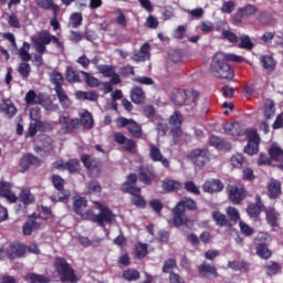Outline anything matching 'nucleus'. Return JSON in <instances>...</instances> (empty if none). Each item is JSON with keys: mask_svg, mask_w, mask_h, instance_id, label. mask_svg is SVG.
Masks as SVG:
<instances>
[{"mask_svg": "<svg viewBox=\"0 0 283 283\" xmlns=\"http://www.w3.org/2000/svg\"><path fill=\"white\" fill-rule=\"evenodd\" d=\"M261 62L263 63V67L265 70H273L275 67V60H273L270 55L261 56Z\"/></svg>", "mask_w": 283, "mask_h": 283, "instance_id": "603ef678", "label": "nucleus"}, {"mask_svg": "<svg viewBox=\"0 0 283 283\" xmlns=\"http://www.w3.org/2000/svg\"><path fill=\"white\" fill-rule=\"evenodd\" d=\"M269 240H271V237L266 232L259 233L255 239L256 254L259 258H262V260H269V258H271V250L266 247Z\"/></svg>", "mask_w": 283, "mask_h": 283, "instance_id": "39448f33", "label": "nucleus"}, {"mask_svg": "<svg viewBox=\"0 0 283 283\" xmlns=\"http://www.w3.org/2000/svg\"><path fill=\"white\" fill-rule=\"evenodd\" d=\"M21 255H25V245L13 243L11 244L7 250V258H11L14 260V258H21Z\"/></svg>", "mask_w": 283, "mask_h": 283, "instance_id": "6ab92c4d", "label": "nucleus"}, {"mask_svg": "<svg viewBox=\"0 0 283 283\" xmlns=\"http://www.w3.org/2000/svg\"><path fill=\"white\" fill-rule=\"evenodd\" d=\"M188 158H190V160L195 163L197 167H202L209 163V153L207 149H195L190 151Z\"/></svg>", "mask_w": 283, "mask_h": 283, "instance_id": "9b49d317", "label": "nucleus"}, {"mask_svg": "<svg viewBox=\"0 0 283 283\" xmlns=\"http://www.w3.org/2000/svg\"><path fill=\"white\" fill-rule=\"evenodd\" d=\"M55 269L60 274L62 282L76 283L78 277L74 274V270L67 264V261L64 259L57 258L55 260Z\"/></svg>", "mask_w": 283, "mask_h": 283, "instance_id": "20e7f679", "label": "nucleus"}, {"mask_svg": "<svg viewBox=\"0 0 283 283\" xmlns=\"http://www.w3.org/2000/svg\"><path fill=\"white\" fill-rule=\"evenodd\" d=\"M24 280L28 283H50V277L43 274H36L34 272H29L24 275Z\"/></svg>", "mask_w": 283, "mask_h": 283, "instance_id": "b1692460", "label": "nucleus"}, {"mask_svg": "<svg viewBox=\"0 0 283 283\" xmlns=\"http://www.w3.org/2000/svg\"><path fill=\"white\" fill-rule=\"evenodd\" d=\"M32 165H39V158L32 155H27L20 159V167L23 171H28Z\"/></svg>", "mask_w": 283, "mask_h": 283, "instance_id": "a878e982", "label": "nucleus"}, {"mask_svg": "<svg viewBox=\"0 0 283 283\" xmlns=\"http://www.w3.org/2000/svg\"><path fill=\"white\" fill-rule=\"evenodd\" d=\"M228 193L230 201L233 205H240V201L247 198V190H244V187L232 185L228 187Z\"/></svg>", "mask_w": 283, "mask_h": 283, "instance_id": "9d476101", "label": "nucleus"}, {"mask_svg": "<svg viewBox=\"0 0 283 283\" xmlns=\"http://www.w3.org/2000/svg\"><path fill=\"white\" fill-rule=\"evenodd\" d=\"M247 136L249 139L248 145L244 148L245 154L249 156H253V154H258V145L260 143V136H258V130L249 129L247 130Z\"/></svg>", "mask_w": 283, "mask_h": 283, "instance_id": "1a4fd4ad", "label": "nucleus"}, {"mask_svg": "<svg viewBox=\"0 0 283 283\" xmlns=\"http://www.w3.org/2000/svg\"><path fill=\"white\" fill-rule=\"evenodd\" d=\"M41 122H31L29 125V130L27 133V136H36L38 129H41Z\"/></svg>", "mask_w": 283, "mask_h": 283, "instance_id": "13d9d810", "label": "nucleus"}, {"mask_svg": "<svg viewBox=\"0 0 283 283\" xmlns=\"http://www.w3.org/2000/svg\"><path fill=\"white\" fill-rule=\"evenodd\" d=\"M232 169H242V165H244V156L242 154H234L231 156L229 160Z\"/></svg>", "mask_w": 283, "mask_h": 283, "instance_id": "e433bc0d", "label": "nucleus"}, {"mask_svg": "<svg viewBox=\"0 0 283 283\" xmlns=\"http://www.w3.org/2000/svg\"><path fill=\"white\" fill-rule=\"evenodd\" d=\"M75 96L78 101H98V94H96L94 91H78L75 93Z\"/></svg>", "mask_w": 283, "mask_h": 283, "instance_id": "2f4dec72", "label": "nucleus"}, {"mask_svg": "<svg viewBox=\"0 0 283 283\" xmlns=\"http://www.w3.org/2000/svg\"><path fill=\"white\" fill-rule=\"evenodd\" d=\"M235 10V1L229 0L222 4L221 12L231 14Z\"/></svg>", "mask_w": 283, "mask_h": 283, "instance_id": "4d7b16f0", "label": "nucleus"}, {"mask_svg": "<svg viewBox=\"0 0 283 283\" xmlns=\"http://www.w3.org/2000/svg\"><path fill=\"white\" fill-rule=\"evenodd\" d=\"M279 271H280V264L275 262L266 266L268 275H277Z\"/></svg>", "mask_w": 283, "mask_h": 283, "instance_id": "774afa93", "label": "nucleus"}, {"mask_svg": "<svg viewBox=\"0 0 283 283\" xmlns=\"http://www.w3.org/2000/svg\"><path fill=\"white\" fill-rule=\"evenodd\" d=\"M239 48H242L244 50H251V48H253V43L251 42V38H249L248 35H241L239 38Z\"/></svg>", "mask_w": 283, "mask_h": 283, "instance_id": "864d4df0", "label": "nucleus"}, {"mask_svg": "<svg viewBox=\"0 0 283 283\" xmlns=\"http://www.w3.org/2000/svg\"><path fill=\"white\" fill-rule=\"evenodd\" d=\"M30 118L32 123H41V109L39 107L31 108Z\"/></svg>", "mask_w": 283, "mask_h": 283, "instance_id": "680f3d73", "label": "nucleus"}, {"mask_svg": "<svg viewBox=\"0 0 283 283\" xmlns=\"http://www.w3.org/2000/svg\"><path fill=\"white\" fill-rule=\"evenodd\" d=\"M51 81L54 83L55 87H61V85H63V75L59 72H53L51 74Z\"/></svg>", "mask_w": 283, "mask_h": 283, "instance_id": "0e129e2a", "label": "nucleus"}, {"mask_svg": "<svg viewBox=\"0 0 283 283\" xmlns=\"http://www.w3.org/2000/svg\"><path fill=\"white\" fill-rule=\"evenodd\" d=\"M227 213H228L230 220H232V222H238L240 220V212L238 211V209H235L233 207H229L227 209Z\"/></svg>", "mask_w": 283, "mask_h": 283, "instance_id": "052dcab7", "label": "nucleus"}, {"mask_svg": "<svg viewBox=\"0 0 283 283\" xmlns=\"http://www.w3.org/2000/svg\"><path fill=\"white\" fill-rule=\"evenodd\" d=\"M96 209L99 210L98 214H94V212L92 211H86V213L84 214V218L86 220H91V222H98L101 224V227H105V224H112V222H114V213L112 212V210H109L107 207L95 202Z\"/></svg>", "mask_w": 283, "mask_h": 283, "instance_id": "f03ea898", "label": "nucleus"}, {"mask_svg": "<svg viewBox=\"0 0 283 283\" xmlns=\"http://www.w3.org/2000/svg\"><path fill=\"white\" fill-rule=\"evenodd\" d=\"M124 280L134 282L140 277V273L137 270H126L123 272Z\"/></svg>", "mask_w": 283, "mask_h": 283, "instance_id": "09e8293b", "label": "nucleus"}, {"mask_svg": "<svg viewBox=\"0 0 283 283\" xmlns=\"http://www.w3.org/2000/svg\"><path fill=\"white\" fill-rule=\"evenodd\" d=\"M54 35L50 34V31L42 30L39 31L35 35L31 38V42L33 48L38 54H45L48 52V48L45 45H50L52 43V39Z\"/></svg>", "mask_w": 283, "mask_h": 283, "instance_id": "7ed1b4c3", "label": "nucleus"}, {"mask_svg": "<svg viewBox=\"0 0 283 283\" xmlns=\"http://www.w3.org/2000/svg\"><path fill=\"white\" fill-rule=\"evenodd\" d=\"M41 227L40 223L36 222V220L34 219H30L29 221H27L24 223V226L22 227V231L24 235H32V231H36L39 230Z\"/></svg>", "mask_w": 283, "mask_h": 283, "instance_id": "7c9ffc66", "label": "nucleus"}, {"mask_svg": "<svg viewBox=\"0 0 283 283\" xmlns=\"http://www.w3.org/2000/svg\"><path fill=\"white\" fill-rule=\"evenodd\" d=\"M163 189L165 191H179V189H182V184L174 179H165L163 181Z\"/></svg>", "mask_w": 283, "mask_h": 283, "instance_id": "c756f323", "label": "nucleus"}, {"mask_svg": "<svg viewBox=\"0 0 283 283\" xmlns=\"http://www.w3.org/2000/svg\"><path fill=\"white\" fill-rule=\"evenodd\" d=\"M149 59V44L146 43L140 48V51L133 56V61L140 62Z\"/></svg>", "mask_w": 283, "mask_h": 283, "instance_id": "c9c22d12", "label": "nucleus"}, {"mask_svg": "<svg viewBox=\"0 0 283 283\" xmlns=\"http://www.w3.org/2000/svg\"><path fill=\"white\" fill-rule=\"evenodd\" d=\"M23 205H32L34 202V195L29 189H23L20 193Z\"/></svg>", "mask_w": 283, "mask_h": 283, "instance_id": "49530a36", "label": "nucleus"}, {"mask_svg": "<svg viewBox=\"0 0 283 283\" xmlns=\"http://www.w3.org/2000/svg\"><path fill=\"white\" fill-rule=\"evenodd\" d=\"M59 123L64 132H73L81 122L78 118H72L70 114L64 113L60 116Z\"/></svg>", "mask_w": 283, "mask_h": 283, "instance_id": "f8f14e48", "label": "nucleus"}, {"mask_svg": "<svg viewBox=\"0 0 283 283\" xmlns=\"http://www.w3.org/2000/svg\"><path fill=\"white\" fill-rule=\"evenodd\" d=\"M175 105H185L187 103V93L185 91H176L172 95Z\"/></svg>", "mask_w": 283, "mask_h": 283, "instance_id": "79ce46f5", "label": "nucleus"}, {"mask_svg": "<svg viewBox=\"0 0 283 283\" xmlns=\"http://www.w3.org/2000/svg\"><path fill=\"white\" fill-rule=\"evenodd\" d=\"M117 127H127L128 132L135 137L140 138L143 136V128L134 119H127L125 117H119L117 119Z\"/></svg>", "mask_w": 283, "mask_h": 283, "instance_id": "0eeeda50", "label": "nucleus"}, {"mask_svg": "<svg viewBox=\"0 0 283 283\" xmlns=\"http://www.w3.org/2000/svg\"><path fill=\"white\" fill-rule=\"evenodd\" d=\"M223 129L230 136H242L244 134V126L238 122L224 124Z\"/></svg>", "mask_w": 283, "mask_h": 283, "instance_id": "f3484780", "label": "nucleus"}, {"mask_svg": "<svg viewBox=\"0 0 283 283\" xmlns=\"http://www.w3.org/2000/svg\"><path fill=\"white\" fill-rule=\"evenodd\" d=\"M73 209L77 216H81L82 220H87L85 218V214L87 213V211L85 212V209H87V199L81 196H75L73 198Z\"/></svg>", "mask_w": 283, "mask_h": 283, "instance_id": "4468645a", "label": "nucleus"}, {"mask_svg": "<svg viewBox=\"0 0 283 283\" xmlns=\"http://www.w3.org/2000/svg\"><path fill=\"white\" fill-rule=\"evenodd\" d=\"M0 112L8 118H12V116L17 114V107H14V104L11 99H2L0 103Z\"/></svg>", "mask_w": 283, "mask_h": 283, "instance_id": "412c9836", "label": "nucleus"}, {"mask_svg": "<svg viewBox=\"0 0 283 283\" xmlns=\"http://www.w3.org/2000/svg\"><path fill=\"white\" fill-rule=\"evenodd\" d=\"M25 102L28 105H39L42 103V98L34 91H29L25 95Z\"/></svg>", "mask_w": 283, "mask_h": 283, "instance_id": "a18cd8bd", "label": "nucleus"}, {"mask_svg": "<svg viewBox=\"0 0 283 283\" xmlns=\"http://www.w3.org/2000/svg\"><path fill=\"white\" fill-rule=\"evenodd\" d=\"M149 157L154 163H161L165 167H169V160L163 157V153H160V148L150 145V151H149Z\"/></svg>", "mask_w": 283, "mask_h": 283, "instance_id": "4be33fe9", "label": "nucleus"}, {"mask_svg": "<svg viewBox=\"0 0 283 283\" xmlns=\"http://www.w3.org/2000/svg\"><path fill=\"white\" fill-rule=\"evenodd\" d=\"M55 92L61 105L65 108L70 107V99L67 98V95H65V91H63V87L55 86Z\"/></svg>", "mask_w": 283, "mask_h": 283, "instance_id": "a19ab883", "label": "nucleus"}, {"mask_svg": "<svg viewBox=\"0 0 283 283\" xmlns=\"http://www.w3.org/2000/svg\"><path fill=\"white\" fill-rule=\"evenodd\" d=\"M209 143L212 147H217V149H231L230 143H227L217 136H211Z\"/></svg>", "mask_w": 283, "mask_h": 283, "instance_id": "72a5a7b5", "label": "nucleus"}, {"mask_svg": "<svg viewBox=\"0 0 283 283\" xmlns=\"http://www.w3.org/2000/svg\"><path fill=\"white\" fill-rule=\"evenodd\" d=\"M202 189L206 193H218L224 189V184L219 179H208L202 185Z\"/></svg>", "mask_w": 283, "mask_h": 283, "instance_id": "2eb2a0df", "label": "nucleus"}, {"mask_svg": "<svg viewBox=\"0 0 283 283\" xmlns=\"http://www.w3.org/2000/svg\"><path fill=\"white\" fill-rule=\"evenodd\" d=\"M97 70L101 74H103V76L111 78L114 85H118V83H120V78L118 77V74H116V69H114V66L99 65L97 66Z\"/></svg>", "mask_w": 283, "mask_h": 283, "instance_id": "dca6fc26", "label": "nucleus"}, {"mask_svg": "<svg viewBox=\"0 0 283 283\" xmlns=\"http://www.w3.org/2000/svg\"><path fill=\"white\" fill-rule=\"evenodd\" d=\"M222 36L223 39H227V41H230V43H238L240 39L235 33H233V31H229V30H224L222 32Z\"/></svg>", "mask_w": 283, "mask_h": 283, "instance_id": "bf43d9fd", "label": "nucleus"}, {"mask_svg": "<svg viewBox=\"0 0 283 283\" xmlns=\"http://www.w3.org/2000/svg\"><path fill=\"white\" fill-rule=\"evenodd\" d=\"M130 98L136 105H143L145 103V92L140 87H135L130 92Z\"/></svg>", "mask_w": 283, "mask_h": 283, "instance_id": "bb28decb", "label": "nucleus"}, {"mask_svg": "<svg viewBox=\"0 0 283 283\" xmlns=\"http://www.w3.org/2000/svg\"><path fill=\"white\" fill-rule=\"evenodd\" d=\"M185 189L188 190L190 193H195V196L200 195V189L193 181H188L185 184Z\"/></svg>", "mask_w": 283, "mask_h": 283, "instance_id": "69168bd1", "label": "nucleus"}, {"mask_svg": "<svg viewBox=\"0 0 283 283\" xmlns=\"http://www.w3.org/2000/svg\"><path fill=\"white\" fill-rule=\"evenodd\" d=\"M186 209L193 211V209H196V201H193V199L191 198H184L172 209L174 223L176 224V227H180L182 224L189 227V224H191V220H189V217L185 214Z\"/></svg>", "mask_w": 283, "mask_h": 283, "instance_id": "f257e3e1", "label": "nucleus"}, {"mask_svg": "<svg viewBox=\"0 0 283 283\" xmlns=\"http://www.w3.org/2000/svg\"><path fill=\"white\" fill-rule=\"evenodd\" d=\"M6 17L11 28H21V23L19 22V18H17V13H6Z\"/></svg>", "mask_w": 283, "mask_h": 283, "instance_id": "5fc2aeb1", "label": "nucleus"}, {"mask_svg": "<svg viewBox=\"0 0 283 283\" xmlns=\"http://www.w3.org/2000/svg\"><path fill=\"white\" fill-rule=\"evenodd\" d=\"M81 123L86 129H92V127H94V117H92V113L84 112L81 116Z\"/></svg>", "mask_w": 283, "mask_h": 283, "instance_id": "37998d69", "label": "nucleus"}, {"mask_svg": "<svg viewBox=\"0 0 283 283\" xmlns=\"http://www.w3.org/2000/svg\"><path fill=\"white\" fill-rule=\"evenodd\" d=\"M214 65L220 63H227V61H231L232 63H242L244 61L243 56L235 55L233 53H216L214 54Z\"/></svg>", "mask_w": 283, "mask_h": 283, "instance_id": "ddd939ff", "label": "nucleus"}, {"mask_svg": "<svg viewBox=\"0 0 283 283\" xmlns=\"http://www.w3.org/2000/svg\"><path fill=\"white\" fill-rule=\"evenodd\" d=\"M169 125L172 127V132L174 129H177V134H180L179 129H180V125H182V115L176 112L174 115H171L169 119Z\"/></svg>", "mask_w": 283, "mask_h": 283, "instance_id": "58836bf2", "label": "nucleus"}, {"mask_svg": "<svg viewBox=\"0 0 283 283\" xmlns=\"http://www.w3.org/2000/svg\"><path fill=\"white\" fill-rule=\"evenodd\" d=\"M263 116L265 120H270L275 116V104L271 99H266L263 106Z\"/></svg>", "mask_w": 283, "mask_h": 283, "instance_id": "cd10ccee", "label": "nucleus"}, {"mask_svg": "<svg viewBox=\"0 0 283 283\" xmlns=\"http://www.w3.org/2000/svg\"><path fill=\"white\" fill-rule=\"evenodd\" d=\"M36 3L43 10H53L54 14L59 13V6L54 4L53 0H36Z\"/></svg>", "mask_w": 283, "mask_h": 283, "instance_id": "f704fd0d", "label": "nucleus"}, {"mask_svg": "<svg viewBox=\"0 0 283 283\" xmlns=\"http://www.w3.org/2000/svg\"><path fill=\"white\" fill-rule=\"evenodd\" d=\"M265 209L266 207H264L262 202H259V203L249 205L247 211L250 218H258V216H260V213Z\"/></svg>", "mask_w": 283, "mask_h": 283, "instance_id": "c85d7f7f", "label": "nucleus"}, {"mask_svg": "<svg viewBox=\"0 0 283 283\" xmlns=\"http://www.w3.org/2000/svg\"><path fill=\"white\" fill-rule=\"evenodd\" d=\"M210 69L214 76L219 78H233L234 76L233 70H231V66H229L227 62L216 64L214 57L212 59Z\"/></svg>", "mask_w": 283, "mask_h": 283, "instance_id": "423d86ee", "label": "nucleus"}, {"mask_svg": "<svg viewBox=\"0 0 283 283\" xmlns=\"http://www.w3.org/2000/svg\"><path fill=\"white\" fill-rule=\"evenodd\" d=\"M66 81H69V83H78V81H81V77L78 76V72L76 70H74V67L69 66L66 69Z\"/></svg>", "mask_w": 283, "mask_h": 283, "instance_id": "c03bdc74", "label": "nucleus"}, {"mask_svg": "<svg viewBox=\"0 0 283 283\" xmlns=\"http://www.w3.org/2000/svg\"><path fill=\"white\" fill-rule=\"evenodd\" d=\"M264 211H265L268 223L271 227H277L280 222V212H277V210H275V208L273 207H268L265 208Z\"/></svg>", "mask_w": 283, "mask_h": 283, "instance_id": "5701e85b", "label": "nucleus"}, {"mask_svg": "<svg viewBox=\"0 0 283 283\" xmlns=\"http://www.w3.org/2000/svg\"><path fill=\"white\" fill-rule=\"evenodd\" d=\"M270 198H280L282 195V186L277 181L270 182L269 187Z\"/></svg>", "mask_w": 283, "mask_h": 283, "instance_id": "4c0bfd02", "label": "nucleus"}, {"mask_svg": "<svg viewBox=\"0 0 283 283\" xmlns=\"http://www.w3.org/2000/svg\"><path fill=\"white\" fill-rule=\"evenodd\" d=\"M212 220L218 227H227V224H229L227 216L218 210L212 211Z\"/></svg>", "mask_w": 283, "mask_h": 283, "instance_id": "473e14b6", "label": "nucleus"}, {"mask_svg": "<svg viewBox=\"0 0 283 283\" xmlns=\"http://www.w3.org/2000/svg\"><path fill=\"white\" fill-rule=\"evenodd\" d=\"M11 186L9 182H0V196L6 198L9 202H17V195L12 192Z\"/></svg>", "mask_w": 283, "mask_h": 283, "instance_id": "aec40b11", "label": "nucleus"}, {"mask_svg": "<svg viewBox=\"0 0 283 283\" xmlns=\"http://www.w3.org/2000/svg\"><path fill=\"white\" fill-rule=\"evenodd\" d=\"M128 193L133 196L132 202L136 205V207H145L147 202H145V199L140 196V188H128Z\"/></svg>", "mask_w": 283, "mask_h": 283, "instance_id": "393cba45", "label": "nucleus"}, {"mask_svg": "<svg viewBox=\"0 0 283 283\" xmlns=\"http://www.w3.org/2000/svg\"><path fill=\"white\" fill-rule=\"evenodd\" d=\"M199 273L200 275H203V277H209V275H213L214 277L218 276V272H216V268L207 263H203L202 265L199 266Z\"/></svg>", "mask_w": 283, "mask_h": 283, "instance_id": "ea45409f", "label": "nucleus"}, {"mask_svg": "<svg viewBox=\"0 0 283 283\" xmlns=\"http://www.w3.org/2000/svg\"><path fill=\"white\" fill-rule=\"evenodd\" d=\"M69 23L72 28H78L83 23V14L78 12L72 13Z\"/></svg>", "mask_w": 283, "mask_h": 283, "instance_id": "de8ad7c7", "label": "nucleus"}, {"mask_svg": "<svg viewBox=\"0 0 283 283\" xmlns=\"http://www.w3.org/2000/svg\"><path fill=\"white\" fill-rule=\"evenodd\" d=\"M255 14H258V7L247 4L240 8L232 19L234 23H242V19H250V17H255Z\"/></svg>", "mask_w": 283, "mask_h": 283, "instance_id": "6e6552de", "label": "nucleus"}, {"mask_svg": "<svg viewBox=\"0 0 283 283\" xmlns=\"http://www.w3.org/2000/svg\"><path fill=\"white\" fill-rule=\"evenodd\" d=\"M19 54L23 61H30L32 59V55H30V43L24 42L23 46L19 50Z\"/></svg>", "mask_w": 283, "mask_h": 283, "instance_id": "8fccbe9b", "label": "nucleus"}, {"mask_svg": "<svg viewBox=\"0 0 283 283\" xmlns=\"http://www.w3.org/2000/svg\"><path fill=\"white\" fill-rule=\"evenodd\" d=\"M135 255L139 260L147 255V244L145 243H137L135 247Z\"/></svg>", "mask_w": 283, "mask_h": 283, "instance_id": "3c124183", "label": "nucleus"}, {"mask_svg": "<svg viewBox=\"0 0 283 283\" xmlns=\"http://www.w3.org/2000/svg\"><path fill=\"white\" fill-rule=\"evenodd\" d=\"M57 196L54 197V200H57L59 202H64V200H67L70 198L71 193L69 190H64L63 188L61 190H57Z\"/></svg>", "mask_w": 283, "mask_h": 283, "instance_id": "338daca9", "label": "nucleus"}, {"mask_svg": "<svg viewBox=\"0 0 283 283\" xmlns=\"http://www.w3.org/2000/svg\"><path fill=\"white\" fill-rule=\"evenodd\" d=\"M53 167L55 169H67V171L74 174L78 169V160L72 159L67 163H64L63 160H57L54 163Z\"/></svg>", "mask_w": 283, "mask_h": 283, "instance_id": "a211bd4d", "label": "nucleus"}, {"mask_svg": "<svg viewBox=\"0 0 283 283\" xmlns=\"http://www.w3.org/2000/svg\"><path fill=\"white\" fill-rule=\"evenodd\" d=\"M18 72L19 74H21V76H23V78H28L31 72L30 64H28L27 62L20 63Z\"/></svg>", "mask_w": 283, "mask_h": 283, "instance_id": "6e6d98bb", "label": "nucleus"}, {"mask_svg": "<svg viewBox=\"0 0 283 283\" xmlns=\"http://www.w3.org/2000/svg\"><path fill=\"white\" fill-rule=\"evenodd\" d=\"M174 269H176V261L174 259H168L164 262V273H171Z\"/></svg>", "mask_w": 283, "mask_h": 283, "instance_id": "e2e57ef3", "label": "nucleus"}]
</instances>
